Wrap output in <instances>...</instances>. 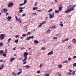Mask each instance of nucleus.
Masks as SVG:
<instances>
[{
    "label": "nucleus",
    "instance_id": "12",
    "mask_svg": "<svg viewBox=\"0 0 76 76\" xmlns=\"http://www.w3.org/2000/svg\"><path fill=\"white\" fill-rule=\"evenodd\" d=\"M69 40V39H64L62 40V42L63 43L64 42H65V41H68Z\"/></svg>",
    "mask_w": 76,
    "mask_h": 76
},
{
    "label": "nucleus",
    "instance_id": "26",
    "mask_svg": "<svg viewBox=\"0 0 76 76\" xmlns=\"http://www.w3.org/2000/svg\"><path fill=\"white\" fill-rule=\"evenodd\" d=\"M3 45V42L0 43V48Z\"/></svg>",
    "mask_w": 76,
    "mask_h": 76
},
{
    "label": "nucleus",
    "instance_id": "41",
    "mask_svg": "<svg viewBox=\"0 0 76 76\" xmlns=\"http://www.w3.org/2000/svg\"><path fill=\"white\" fill-rule=\"evenodd\" d=\"M23 5H24V4H23H23H19L20 6H23Z\"/></svg>",
    "mask_w": 76,
    "mask_h": 76
},
{
    "label": "nucleus",
    "instance_id": "60",
    "mask_svg": "<svg viewBox=\"0 0 76 76\" xmlns=\"http://www.w3.org/2000/svg\"><path fill=\"white\" fill-rule=\"evenodd\" d=\"M42 10H39V12H42Z\"/></svg>",
    "mask_w": 76,
    "mask_h": 76
},
{
    "label": "nucleus",
    "instance_id": "45",
    "mask_svg": "<svg viewBox=\"0 0 76 76\" xmlns=\"http://www.w3.org/2000/svg\"><path fill=\"white\" fill-rule=\"evenodd\" d=\"M69 74H68L69 76H71L72 75V73H69Z\"/></svg>",
    "mask_w": 76,
    "mask_h": 76
},
{
    "label": "nucleus",
    "instance_id": "37",
    "mask_svg": "<svg viewBox=\"0 0 76 76\" xmlns=\"http://www.w3.org/2000/svg\"><path fill=\"white\" fill-rule=\"evenodd\" d=\"M45 47H42L41 49V50H45Z\"/></svg>",
    "mask_w": 76,
    "mask_h": 76
},
{
    "label": "nucleus",
    "instance_id": "11",
    "mask_svg": "<svg viewBox=\"0 0 76 76\" xmlns=\"http://www.w3.org/2000/svg\"><path fill=\"white\" fill-rule=\"evenodd\" d=\"M62 8H63V6H62V4H60V6L59 7V11H60L62 9Z\"/></svg>",
    "mask_w": 76,
    "mask_h": 76
},
{
    "label": "nucleus",
    "instance_id": "53",
    "mask_svg": "<svg viewBox=\"0 0 76 76\" xmlns=\"http://www.w3.org/2000/svg\"><path fill=\"white\" fill-rule=\"evenodd\" d=\"M18 70H20V72H22V69H19Z\"/></svg>",
    "mask_w": 76,
    "mask_h": 76
},
{
    "label": "nucleus",
    "instance_id": "62",
    "mask_svg": "<svg viewBox=\"0 0 76 76\" xmlns=\"http://www.w3.org/2000/svg\"><path fill=\"white\" fill-rule=\"evenodd\" d=\"M54 1H55V3H57V1L56 0H54Z\"/></svg>",
    "mask_w": 76,
    "mask_h": 76
},
{
    "label": "nucleus",
    "instance_id": "19",
    "mask_svg": "<svg viewBox=\"0 0 76 76\" xmlns=\"http://www.w3.org/2000/svg\"><path fill=\"white\" fill-rule=\"evenodd\" d=\"M69 63V61H68L66 60L65 61H64L63 62V63Z\"/></svg>",
    "mask_w": 76,
    "mask_h": 76
},
{
    "label": "nucleus",
    "instance_id": "9",
    "mask_svg": "<svg viewBox=\"0 0 76 76\" xmlns=\"http://www.w3.org/2000/svg\"><path fill=\"white\" fill-rule=\"evenodd\" d=\"M7 49H5V51L3 53V56L4 57H6V53H7Z\"/></svg>",
    "mask_w": 76,
    "mask_h": 76
},
{
    "label": "nucleus",
    "instance_id": "4",
    "mask_svg": "<svg viewBox=\"0 0 76 76\" xmlns=\"http://www.w3.org/2000/svg\"><path fill=\"white\" fill-rule=\"evenodd\" d=\"M15 18H16V21H18V22H19L20 23H21V20H20V18H18V17H17V16L16 15Z\"/></svg>",
    "mask_w": 76,
    "mask_h": 76
},
{
    "label": "nucleus",
    "instance_id": "52",
    "mask_svg": "<svg viewBox=\"0 0 76 76\" xmlns=\"http://www.w3.org/2000/svg\"><path fill=\"white\" fill-rule=\"evenodd\" d=\"M16 48L15 47V48L13 49V50H16Z\"/></svg>",
    "mask_w": 76,
    "mask_h": 76
},
{
    "label": "nucleus",
    "instance_id": "42",
    "mask_svg": "<svg viewBox=\"0 0 76 76\" xmlns=\"http://www.w3.org/2000/svg\"><path fill=\"white\" fill-rule=\"evenodd\" d=\"M26 34H24L22 35V37H26Z\"/></svg>",
    "mask_w": 76,
    "mask_h": 76
},
{
    "label": "nucleus",
    "instance_id": "38",
    "mask_svg": "<svg viewBox=\"0 0 76 76\" xmlns=\"http://www.w3.org/2000/svg\"><path fill=\"white\" fill-rule=\"evenodd\" d=\"M71 60H72V58H71L69 57V58H68V61H70Z\"/></svg>",
    "mask_w": 76,
    "mask_h": 76
},
{
    "label": "nucleus",
    "instance_id": "61",
    "mask_svg": "<svg viewBox=\"0 0 76 76\" xmlns=\"http://www.w3.org/2000/svg\"><path fill=\"white\" fill-rule=\"evenodd\" d=\"M1 62H3V60H0V62L1 63Z\"/></svg>",
    "mask_w": 76,
    "mask_h": 76
},
{
    "label": "nucleus",
    "instance_id": "57",
    "mask_svg": "<svg viewBox=\"0 0 76 76\" xmlns=\"http://www.w3.org/2000/svg\"><path fill=\"white\" fill-rule=\"evenodd\" d=\"M25 48H21V50H23V49H25Z\"/></svg>",
    "mask_w": 76,
    "mask_h": 76
},
{
    "label": "nucleus",
    "instance_id": "56",
    "mask_svg": "<svg viewBox=\"0 0 76 76\" xmlns=\"http://www.w3.org/2000/svg\"><path fill=\"white\" fill-rule=\"evenodd\" d=\"M45 76H50V75L48 74H47L45 75Z\"/></svg>",
    "mask_w": 76,
    "mask_h": 76
},
{
    "label": "nucleus",
    "instance_id": "24",
    "mask_svg": "<svg viewBox=\"0 0 76 76\" xmlns=\"http://www.w3.org/2000/svg\"><path fill=\"white\" fill-rule=\"evenodd\" d=\"M22 71H20L18 72L17 73L18 76H19V75H20V73H22Z\"/></svg>",
    "mask_w": 76,
    "mask_h": 76
},
{
    "label": "nucleus",
    "instance_id": "50",
    "mask_svg": "<svg viewBox=\"0 0 76 76\" xmlns=\"http://www.w3.org/2000/svg\"><path fill=\"white\" fill-rule=\"evenodd\" d=\"M51 30L50 29H48L47 31V32H51Z\"/></svg>",
    "mask_w": 76,
    "mask_h": 76
},
{
    "label": "nucleus",
    "instance_id": "34",
    "mask_svg": "<svg viewBox=\"0 0 76 76\" xmlns=\"http://www.w3.org/2000/svg\"><path fill=\"white\" fill-rule=\"evenodd\" d=\"M31 32H29L27 33V35H30V34H31Z\"/></svg>",
    "mask_w": 76,
    "mask_h": 76
},
{
    "label": "nucleus",
    "instance_id": "18",
    "mask_svg": "<svg viewBox=\"0 0 76 76\" xmlns=\"http://www.w3.org/2000/svg\"><path fill=\"white\" fill-rule=\"evenodd\" d=\"M38 42H39V41L38 40H35L34 41V43H35L36 44H38Z\"/></svg>",
    "mask_w": 76,
    "mask_h": 76
},
{
    "label": "nucleus",
    "instance_id": "64",
    "mask_svg": "<svg viewBox=\"0 0 76 76\" xmlns=\"http://www.w3.org/2000/svg\"><path fill=\"white\" fill-rule=\"evenodd\" d=\"M62 23H63V22H62V21H60V24Z\"/></svg>",
    "mask_w": 76,
    "mask_h": 76
},
{
    "label": "nucleus",
    "instance_id": "27",
    "mask_svg": "<svg viewBox=\"0 0 76 76\" xmlns=\"http://www.w3.org/2000/svg\"><path fill=\"white\" fill-rule=\"evenodd\" d=\"M72 48V46H71V45H69L68 46V49H70V48Z\"/></svg>",
    "mask_w": 76,
    "mask_h": 76
},
{
    "label": "nucleus",
    "instance_id": "29",
    "mask_svg": "<svg viewBox=\"0 0 76 76\" xmlns=\"http://www.w3.org/2000/svg\"><path fill=\"white\" fill-rule=\"evenodd\" d=\"M18 41H19L18 39H16L15 41V43H17V42H18Z\"/></svg>",
    "mask_w": 76,
    "mask_h": 76
},
{
    "label": "nucleus",
    "instance_id": "3",
    "mask_svg": "<svg viewBox=\"0 0 76 76\" xmlns=\"http://www.w3.org/2000/svg\"><path fill=\"white\" fill-rule=\"evenodd\" d=\"M74 9L73 7H72L70 9H68L67 10H66L65 12V13H69V12H70L71 11H73V10Z\"/></svg>",
    "mask_w": 76,
    "mask_h": 76
},
{
    "label": "nucleus",
    "instance_id": "36",
    "mask_svg": "<svg viewBox=\"0 0 76 76\" xmlns=\"http://www.w3.org/2000/svg\"><path fill=\"white\" fill-rule=\"evenodd\" d=\"M30 37H29V36L27 37V38H26V40H29V39H30Z\"/></svg>",
    "mask_w": 76,
    "mask_h": 76
},
{
    "label": "nucleus",
    "instance_id": "54",
    "mask_svg": "<svg viewBox=\"0 0 76 76\" xmlns=\"http://www.w3.org/2000/svg\"><path fill=\"white\" fill-rule=\"evenodd\" d=\"M6 16H7L8 15H9V13L7 12L6 13Z\"/></svg>",
    "mask_w": 76,
    "mask_h": 76
},
{
    "label": "nucleus",
    "instance_id": "59",
    "mask_svg": "<svg viewBox=\"0 0 76 76\" xmlns=\"http://www.w3.org/2000/svg\"><path fill=\"white\" fill-rule=\"evenodd\" d=\"M21 8L22 9H25V7H21Z\"/></svg>",
    "mask_w": 76,
    "mask_h": 76
},
{
    "label": "nucleus",
    "instance_id": "2",
    "mask_svg": "<svg viewBox=\"0 0 76 76\" xmlns=\"http://www.w3.org/2000/svg\"><path fill=\"white\" fill-rule=\"evenodd\" d=\"M6 37V35L5 34H1L0 35V40H2V39H4V38Z\"/></svg>",
    "mask_w": 76,
    "mask_h": 76
},
{
    "label": "nucleus",
    "instance_id": "10",
    "mask_svg": "<svg viewBox=\"0 0 76 76\" xmlns=\"http://www.w3.org/2000/svg\"><path fill=\"white\" fill-rule=\"evenodd\" d=\"M53 54V50H51L50 52H49L48 53V56H50V55H51Z\"/></svg>",
    "mask_w": 76,
    "mask_h": 76
},
{
    "label": "nucleus",
    "instance_id": "14",
    "mask_svg": "<svg viewBox=\"0 0 76 76\" xmlns=\"http://www.w3.org/2000/svg\"><path fill=\"white\" fill-rule=\"evenodd\" d=\"M15 60V58H11L10 59V62H12L13 60Z\"/></svg>",
    "mask_w": 76,
    "mask_h": 76
},
{
    "label": "nucleus",
    "instance_id": "46",
    "mask_svg": "<svg viewBox=\"0 0 76 76\" xmlns=\"http://www.w3.org/2000/svg\"><path fill=\"white\" fill-rule=\"evenodd\" d=\"M53 39H57V37H53Z\"/></svg>",
    "mask_w": 76,
    "mask_h": 76
},
{
    "label": "nucleus",
    "instance_id": "25",
    "mask_svg": "<svg viewBox=\"0 0 76 76\" xmlns=\"http://www.w3.org/2000/svg\"><path fill=\"white\" fill-rule=\"evenodd\" d=\"M3 53V50H0V55H2V53Z\"/></svg>",
    "mask_w": 76,
    "mask_h": 76
},
{
    "label": "nucleus",
    "instance_id": "63",
    "mask_svg": "<svg viewBox=\"0 0 76 76\" xmlns=\"http://www.w3.org/2000/svg\"><path fill=\"white\" fill-rule=\"evenodd\" d=\"M31 48H28V50H31Z\"/></svg>",
    "mask_w": 76,
    "mask_h": 76
},
{
    "label": "nucleus",
    "instance_id": "28",
    "mask_svg": "<svg viewBox=\"0 0 76 76\" xmlns=\"http://www.w3.org/2000/svg\"><path fill=\"white\" fill-rule=\"evenodd\" d=\"M58 66V67L59 68H61V67H62V65L61 64H59Z\"/></svg>",
    "mask_w": 76,
    "mask_h": 76
},
{
    "label": "nucleus",
    "instance_id": "39",
    "mask_svg": "<svg viewBox=\"0 0 76 76\" xmlns=\"http://www.w3.org/2000/svg\"><path fill=\"white\" fill-rule=\"evenodd\" d=\"M73 72L72 73V75H74V74H75V71H72Z\"/></svg>",
    "mask_w": 76,
    "mask_h": 76
},
{
    "label": "nucleus",
    "instance_id": "49",
    "mask_svg": "<svg viewBox=\"0 0 76 76\" xmlns=\"http://www.w3.org/2000/svg\"><path fill=\"white\" fill-rule=\"evenodd\" d=\"M18 37H19V35H16L15 36V37L16 38Z\"/></svg>",
    "mask_w": 76,
    "mask_h": 76
},
{
    "label": "nucleus",
    "instance_id": "35",
    "mask_svg": "<svg viewBox=\"0 0 76 76\" xmlns=\"http://www.w3.org/2000/svg\"><path fill=\"white\" fill-rule=\"evenodd\" d=\"M42 64H40L39 66V67H40V68H41V67H42Z\"/></svg>",
    "mask_w": 76,
    "mask_h": 76
},
{
    "label": "nucleus",
    "instance_id": "40",
    "mask_svg": "<svg viewBox=\"0 0 76 76\" xmlns=\"http://www.w3.org/2000/svg\"><path fill=\"white\" fill-rule=\"evenodd\" d=\"M52 10H53V9H50V10L48 11V12H51Z\"/></svg>",
    "mask_w": 76,
    "mask_h": 76
},
{
    "label": "nucleus",
    "instance_id": "33",
    "mask_svg": "<svg viewBox=\"0 0 76 76\" xmlns=\"http://www.w3.org/2000/svg\"><path fill=\"white\" fill-rule=\"evenodd\" d=\"M30 38H31V39H33V38H34V36H29Z\"/></svg>",
    "mask_w": 76,
    "mask_h": 76
},
{
    "label": "nucleus",
    "instance_id": "8",
    "mask_svg": "<svg viewBox=\"0 0 76 76\" xmlns=\"http://www.w3.org/2000/svg\"><path fill=\"white\" fill-rule=\"evenodd\" d=\"M13 5V3L12 2L8 4V7H12Z\"/></svg>",
    "mask_w": 76,
    "mask_h": 76
},
{
    "label": "nucleus",
    "instance_id": "15",
    "mask_svg": "<svg viewBox=\"0 0 76 76\" xmlns=\"http://www.w3.org/2000/svg\"><path fill=\"white\" fill-rule=\"evenodd\" d=\"M72 42H73L74 44H76V39H74L72 40Z\"/></svg>",
    "mask_w": 76,
    "mask_h": 76
},
{
    "label": "nucleus",
    "instance_id": "32",
    "mask_svg": "<svg viewBox=\"0 0 76 76\" xmlns=\"http://www.w3.org/2000/svg\"><path fill=\"white\" fill-rule=\"evenodd\" d=\"M73 71L72 69H69V72H68V73H72V72H73Z\"/></svg>",
    "mask_w": 76,
    "mask_h": 76
},
{
    "label": "nucleus",
    "instance_id": "58",
    "mask_svg": "<svg viewBox=\"0 0 76 76\" xmlns=\"http://www.w3.org/2000/svg\"><path fill=\"white\" fill-rule=\"evenodd\" d=\"M37 2H36L34 4V6H37Z\"/></svg>",
    "mask_w": 76,
    "mask_h": 76
},
{
    "label": "nucleus",
    "instance_id": "13",
    "mask_svg": "<svg viewBox=\"0 0 76 76\" xmlns=\"http://www.w3.org/2000/svg\"><path fill=\"white\" fill-rule=\"evenodd\" d=\"M7 10H8L6 8L4 9L3 10V11L4 13H6V12H7Z\"/></svg>",
    "mask_w": 76,
    "mask_h": 76
},
{
    "label": "nucleus",
    "instance_id": "30",
    "mask_svg": "<svg viewBox=\"0 0 76 76\" xmlns=\"http://www.w3.org/2000/svg\"><path fill=\"white\" fill-rule=\"evenodd\" d=\"M55 12V13H59V11L56 10Z\"/></svg>",
    "mask_w": 76,
    "mask_h": 76
},
{
    "label": "nucleus",
    "instance_id": "51",
    "mask_svg": "<svg viewBox=\"0 0 76 76\" xmlns=\"http://www.w3.org/2000/svg\"><path fill=\"white\" fill-rule=\"evenodd\" d=\"M3 67H4V65L3 64L1 66V68H2V69H3Z\"/></svg>",
    "mask_w": 76,
    "mask_h": 76
},
{
    "label": "nucleus",
    "instance_id": "5",
    "mask_svg": "<svg viewBox=\"0 0 76 76\" xmlns=\"http://www.w3.org/2000/svg\"><path fill=\"white\" fill-rule=\"evenodd\" d=\"M49 18H50V19H52V18H54V14L49 13Z\"/></svg>",
    "mask_w": 76,
    "mask_h": 76
},
{
    "label": "nucleus",
    "instance_id": "6",
    "mask_svg": "<svg viewBox=\"0 0 76 76\" xmlns=\"http://www.w3.org/2000/svg\"><path fill=\"white\" fill-rule=\"evenodd\" d=\"M45 22H46V21H44L43 22L40 23L39 25L38 26V27H39V28H40V27H41V26H42V25L44 24V23H45Z\"/></svg>",
    "mask_w": 76,
    "mask_h": 76
},
{
    "label": "nucleus",
    "instance_id": "22",
    "mask_svg": "<svg viewBox=\"0 0 76 76\" xmlns=\"http://www.w3.org/2000/svg\"><path fill=\"white\" fill-rule=\"evenodd\" d=\"M27 1V0H24V3L23 4L25 5L26 3V2Z\"/></svg>",
    "mask_w": 76,
    "mask_h": 76
},
{
    "label": "nucleus",
    "instance_id": "43",
    "mask_svg": "<svg viewBox=\"0 0 76 76\" xmlns=\"http://www.w3.org/2000/svg\"><path fill=\"white\" fill-rule=\"evenodd\" d=\"M32 15H37V14L36 12H35L34 13H32Z\"/></svg>",
    "mask_w": 76,
    "mask_h": 76
},
{
    "label": "nucleus",
    "instance_id": "48",
    "mask_svg": "<svg viewBox=\"0 0 76 76\" xmlns=\"http://www.w3.org/2000/svg\"><path fill=\"white\" fill-rule=\"evenodd\" d=\"M25 15H26V14H23L22 15V16L23 17L25 16Z\"/></svg>",
    "mask_w": 76,
    "mask_h": 76
},
{
    "label": "nucleus",
    "instance_id": "20",
    "mask_svg": "<svg viewBox=\"0 0 76 76\" xmlns=\"http://www.w3.org/2000/svg\"><path fill=\"white\" fill-rule=\"evenodd\" d=\"M50 28L51 29H56V28H57V27L56 26H54L52 27H50Z\"/></svg>",
    "mask_w": 76,
    "mask_h": 76
},
{
    "label": "nucleus",
    "instance_id": "1",
    "mask_svg": "<svg viewBox=\"0 0 76 76\" xmlns=\"http://www.w3.org/2000/svg\"><path fill=\"white\" fill-rule=\"evenodd\" d=\"M28 55V53L27 52H25L24 53L23 56L24 58L23 60L22 61L23 62V64H25L26 63V61L27 60V56Z\"/></svg>",
    "mask_w": 76,
    "mask_h": 76
},
{
    "label": "nucleus",
    "instance_id": "21",
    "mask_svg": "<svg viewBox=\"0 0 76 76\" xmlns=\"http://www.w3.org/2000/svg\"><path fill=\"white\" fill-rule=\"evenodd\" d=\"M38 9V7H34L33 8V10H37Z\"/></svg>",
    "mask_w": 76,
    "mask_h": 76
},
{
    "label": "nucleus",
    "instance_id": "23",
    "mask_svg": "<svg viewBox=\"0 0 76 76\" xmlns=\"http://www.w3.org/2000/svg\"><path fill=\"white\" fill-rule=\"evenodd\" d=\"M11 40V38H9L8 39V44L10 43V41Z\"/></svg>",
    "mask_w": 76,
    "mask_h": 76
},
{
    "label": "nucleus",
    "instance_id": "47",
    "mask_svg": "<svg viewBox=\"0 0 76 76\" xmlns=\"http://www.w3.org/2000/svg\"><path fill=\"white\" fill-rule=\"evenodd\" d=\"M19 12L20 13L21 12H23V10H20L19 11Z\"/></svg>",
    "mask_w": 76,
    "mask_h": 76
},
{
    "label": "nucleus",
    "instance_id": "44",
    "mask_svg": "<svg viewBox=\"0 0 76 76\" xmlns=\"http://www.w3.org/2000/svg\"><path fill=\"white\" fill-rule=\"evenodd\" d=\"M37 73H41V71L39 70L37 71Z\"/></svg>",
    "mask_w": 76,
    "mask_h": 76
},
{
    "label": "nucleus",
    "instance_id": "17",
    "mask_svg": "<svg viewBox=\"0 0 76 76\" xmlns=\"http://www.w3.org/2000/svg\"><path fill=\"white\" fill-rule=\"evenodd\" d=\"M25 67H26V69H29L30 68V66H29L27 65H26L25 66Z\"/></svg>",
    "mask_w": 76,
    "mask_h": 76
},
{
    "label": "nucleus",
    "instance_id": "7",
    "mask_svg": "<svg viewBox=\"0 0 76 76\" xmlns=\"http://www.w3.org/2000/svg\"><path fill=\"white\" fill-rule=\"evenodd\" d=\"M12 17L11 16H8L7 18V19L8 20V22H9L10 21V20L12 19Z\"/></svg>",
    "mask_w": 76,
    "mask_h": 76
},
{
    "label": "nucleus",
    "instance_id": "55",
    "mask_svg": "<svg viewBox=\"0 0 76 76\" xmlns=\"http://www.w3.org/2000/svg\"><path fill=\"white\" fill-rule=\"evenodd\" d=\"M18 9L20 10H23L22 9V7H19V8H18Z\"/></svg>",
    "mask_w": 76,
    "mask_h": 76
},
{
    "label": "nucleus",
    "instance_id": "31",
    "mask_svg": "<svg viewBox=\"0 0 76 76\" xmlns=\"http://www.w3.org/2000/svg\"><path fill=\"white\" fill-rule=\"evenodd\" d=\"M59 25L61 28L63 26V24L62 23L60 24Z\"/></svg>",
    "mask_w": 76,
    "mask_h": 76
},
{
    "label": "nucleus",
    "instance_id": "16",
    "mask_svg": "<svg viewBox=\"0 0 76 76\" xmlns=\"http://www.w3.org/2000/svg\"><path fill=\"white\" fill-rule=\"evenodd\" d=\"M12 76H16L17 74L15 72H13L12 73Z\"/></svg>",
    "mask_w": 76,
    "mask_h": 76
}]
</instances>
